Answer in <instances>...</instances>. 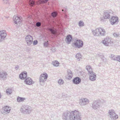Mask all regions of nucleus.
Here are the masks:
<instances>
[{
  "label": "nucleus",
  "mask_w": 120,
  "mask_h": 120,
  "mask_svg": "<svg viewBox=\"0 0 120 120\" xmlns=\"http://www.w3.org/2000/svg\"><path fill=\"white\" fill-rule=\"evenodd\" d=\"M92 31L94 36H104L106 33L105 30L101 28H97L95 30H92Z\"/></svg>",
  "instance_id": "1"
},
{
  "label": "nucleus",
  "mask_w": 120,
  "mask_h": 120,
  "mask_svg": "<svg viewBox=\"0 0 120 120\" xmlns=\"http://www.w3.org/2000/svg\"><path fill=\"white\" fill-rule=\"evenodd\" d=\"M71 114H72L71 120H81V115L79 111H72Z\"/></svg>",
  "instance_id": "2"
},
{
  "label": "nucleus",
  "mask_w": 120,
  "mask_h": 120,
  "mask_svg": "<svg viewBox=\"0 0 120 120\" xmlns=\"http://www.w3.org/2000/svg\"><path fill=\"white\" fill-rule=\"evenodd\" d=\"M72 111H67L64 112L62 116L63 119L64 120H71L72 119Z\"/></svg>",
  "instance_id": "3"
},
{
  "label": "nucleus",
  "mask_w": 120,
  "mask_h": 120,
  "mask_svg": "<svg viewBox=\"0 0 120 120\" xmlns=\"http://www.w3.org/2000/svg\"><path fill=\"white\" fill-rule=\"evenodd\" d=\"M48 77V75L46 73H44L41 75L39 79L40 84L41 85L43 86L44 84Z\"/></svg>",
  "instance_id": "4"
},
{
  "label": "nucleus",
  "mask_w": 120,
  "mask_h": 120,
  "mask_svg": "<svg viewBox=\"0 0 120 120\" xmlns=\"http://www.w3.org/2000/svg\"><path fill=\"white\" fill-rule=\"evenodd\" d=\"M13 19L14 23L16 26H18L21 25L22 19L21 17L14 16Z\"/></svg>",
  "instance_id": "5"
},
{
  "label": "nucleus",
  "mask_w": 120,
  "mask_h": 120,
  "mask_svg": "<svg viewBox=\"0 0 120 120\" xmlns=\"http://www.w3.org/2000/svg\"><path fill=\"white\" fill-rule=\"evenodd\" d=\"M21 112L23 114H28L31 111L30 107L28 106H25V107H22L20 109Z\"/></svg>",
  "instance_id": "6"
},
{
  "label": "nucleus",
  "mask_w": 120,
  "mask_h": 120,
  "mask_svg": "<svg viewBox=\"0 0 120 120\" xmlns=\"http://www.w3.org/2000/svg\"><path fill=\"white\" fill-rule=\"evenodd\" d=\"M91 104V107L95 110L98 109L101 107V105L97 100L93 101Z\"/></svg>",
  "instance_id": "7"
},
{
  "label": "nucleus",
  "mask_w": 120,
  "mask_h": 120,
  "mask_svg": "<svg viewBox=\"0 0 120 120\" xmlns=\"http://www.w3.org/2000/svg\"><path fill=\"white\" fill-rule=\"evenodd\" d=\"M110 21L112 25L116 24L119 22L118 18L116 16H113L110 19Z\"/></svg>",
  "instance_id": "8"
},
{
  "label": "nucleus",
  "mask_w": 120,
  "mask_h": 120,
  "mask_svg": "<svg viewBox=\"0 0 120 120\" xmlns=\"http://www.w3.org/2000/svg\"><path fill=\"white\" fill-rule=\"evenodd\" d=\"M74 45L76 48H79L82 47L83 45V41L81 40L77 39L76 40L74 43Z\"/></svg>",
  "instance_id": "9"
},
{
  "label": "nucleus",
  "mask_w": 120,
  "mask_h": 120,
  "mask_svg": "<svg viewBox=\"0 0 120 120\" xmlns=\"http://www.w3.org/2000/svg\"><path fill=\"white\" fill-rule=\"evenodd\" d=\"M7 35V34L5 30H0V42L3 41Z\"/></svg>",
  "instance_id": "10"
},
{
  "label": "nucleus",
  "mask_w": 120,
  "mask_h": 120,
  "mask_svg": "<svg viewBox=\"0 0 120 120\" xmlns=\"http://www.w3.org/2000/svg\"><path fill=\"white\" fill-rule=\"evenodd\" d=\"M25 40L27 45H30L33 42V38L30 35H28L26 36Z\"/></svg>",
  "instance_id": "11"
},
{
  "label": "nucleus",
  "mask_w": 120,
  "mask_h": 120,
  "mask_svg": "<svg viewBox=\"0 0 120 120\" xmlns=\"http://www.w3.org/2000/svg\"><path fill=\"white\" fill-rule=\"evenodd\" d=\"M101 42L105 45L107 46L109 45V44H111V43L112 42L111 41V38L109 37H107Z\"/></svg>",
  "instance_id": "12"
},
{
  "label": "nucleus",
  "mask_w": 120,
  "mask_h": 120,
  "mask_svg": "<svg viewBox=\"0 0 120 120\" xmlns=\"http://www.w3.org/2000/svg\"><path fill=\"white\" fill-rule=\"evenodd\" d=\"M89 101L86 98H82L79 100V103L81 105H84L89 103Z\"/></svg>",
  "instance_id": "13"
},
{
  "label": "nucleus",
  "mask_w": 120,
  "mask_h": 120,
  "mask_svg": "<svg viewBox=\"0 0 120 120\" xmlns=\"http://www.w3.org/2000/svg\"><path fill=\"white\" fill-rule=\"evenodd\" d=\"M7 75L8 74L7 72L4 71H0V78L2 79H6Z\"/></svg>",
  "instance_id": "14"
},
{
  "label": "nucleus",
  "mask_w": 120,
  "mask_h": 120,
  "mask_svg": "<svg viewBox=\"0 0 120 120\" xmlns=\"http://www.w3.org/2000/svg\"><path fill=\"white\" fill-rule=\"evenodd\" d=\"M89 75V79L92 81H94L96 80V74L94 72H92L88 74Z\"/></svg>",
  "instance_id": "15"
},
{
  "label": "nucleus",
  "mask_w": 120,
  "mask_h": 120,
  "mask_svg": "<svg viewBox=\"0 0 120 120\" xmlns=\"http://www.w3.org/2000/svg\"><path fill=\"white\" fill-rule=\"evenodd\" d=\"M11 109V107L8 106H6L3 108L2 110L4 113L7 114L10 112Z\"/></svg>",
  "instance_id": "16"
},
{
  "label": "nucleus",
  "mask_w": 120,
  "mask_h": 120,
  "mask_svg": "<svg viewBox=\"0 0 120 120\" xmlns=\"http://www.w3.org/2000/svg\"><path fill=\"white\" fill-rule=\"evenodd\" d=\"M25 83L28 85H32L34 83L32 79L30 77L27 78L25 80Z\"/></svg>",
  "instance_id": "17"
},
{
  "label": "nucleus",
  "mask_w": 120,
  "mask_h": 120,
  "mask_svg": "<svg viewBox=\"0 0 120 120\" xmlns=\"http://www.w3.org/2000/svg\"><path fill=\"white\" fill-rule=\"evenodd\" d=\"M81 79L79 77H76L74 78L73 80V82L75 84H78L80 83Z\"/></svg>",
  "instance_id": "18"
},
{
  "label": "nucleus",
  "mask_w": 120,
  "mask_h": 120,
  "mask_svg": "<svg viewBox=\"0 0 120 120\" xmlns=\"http://www.w3.org/2000/svg\"><path fill=\"white\" fill-rule=\"evenodd\" d=\"M111 12L110 11H107L104 12L103 17L104 19H109L110 18V14Z\"/></svg>",
  "instance_id": "19"
},
{
  "label": "nucleus",
  "mask_w": 120,
  "mask_h": 120,
  "mask_svg": "<svg viewBox=\"0 0 120 120\" xmlns=\"http://www.w3.org/2000/svg\"><path fill=\"white\" fill-rule=\"evenodd\" d=\"M27 77V73L25 72H22L19 75V78L21 79H24L26 78Z\"/></svg>",
  "instance_id": "20"
},
{
  "label": "nucleus",
  "mask_w": 120,
  "mask_h": 120,
  "mask_svg": "<svg viewBox=\"0 0 120 120\" xmlns=\"http://www.w3.org/2000/svg\"><path fill=\"white\" fill-rule=\"evenodd\" d=\"M66 39L67 40V43L68 44H69L72 40L73 38L71 35L69 34L67 36Z\"/></svg>",
  "instance_id": "21"
},
{
  "label": "nucleus",
  "mask_w": 120,
  "mask_h": 120,
  "mask_svg": "<svg viewBox=\"0 0 120 120\" xmlns=\"http://www.w3.org/2000/svg\"><path fill=\"white\" fill-rule=\"evenodd\" d=\"M68 74L67 76H68L67 78L69 79H71L73 76V74L71 70L69 69H68L67 70Z\"/></svg>",
  "instance_id": "22"
},
{
  "label": "nucleus",
  "mask_w": 120,
  "mask_h": 120,
  "mask_svg": "<svg viewBox=\"0 0 120 120\" xmlns=\"http://www.w3.org/2000/svg\"><path fill=\"white\" fill-rule=\"evenodd\" d=\"M86 68L88 72V74L92 73L93 72L91 66H87L86 67Z\"/></svg>",
  "instance_id": "23"
},
{
  "label": "nucleus",
  "mask_w": 120,
  "mask_h": 120,
  "mask_svg": "<svg viewBox=\"0 0 120 120\" xmlns=\"http://www.w3.org/2000/svg\"><path fill=\"white\" fill-rule=\"evenodd\" d=\"M49 30L51 34L52 35H55L56 33L57 32L56 30H55L53 28H50L49 29Z\"/></svg>",
  "instance_id": "24"
},
{
  "label": "nucleus",
  "mask_w": 120,
  "mask_h": 120,
  "mask_svg": "<svg viewBox=\"0 0 120 120\" xmlns=\"http://www.w3.org/2000/svg\"><path fill=\"white\" fill-rule=\"evenodd\" d=\"M29 4L31 7H34L35 5L34 1L33 0H30L29 2Z\"/></svg>",
  "instance_id": "25"
},
{
  "label": "nucleus",
  "mask_w": 120,
  "mask_h": 120,
  "mask_svg": "<svg viewBox=\"0 0 120 120\" xmlns=\"http://www.w3.org/2000/svg\"><path fill=\"white\" fill-rule=\"evenodd\" d=\"M25 100V98L20 97H18L17 98V101L19 102L23 101Z\"/></svg>",
  "instance_id": "26"
},
{
  "label": "nucleus",
  "mask_w": 120,
  "mask_h": 120,
  "mask_svg": "<svg viewBox=\"0 0 120 120\" xmlns=\"http://www.w3.org/2000/svg\"><path fill=\"white\" fill-rule=\"evenodd\" d=\"M52 64L54 66L57 67L59 65V63L57 61H55L52 62Z\"/></svg>",
  "instance_id": "27"
},
{
  "label": "nucleus",
  "mask_w": 120,
  "mask_h": 120,
  "mask_svg": "<svg viewBox=\"0 0 120 120\" xmlns=\"http://www.w3.org/2000/svg\"><path fill=\"white\" fill-rule=\"evenodd\" d=\"M117 56H115L113 55L112 54L110 55V57L111 60H116Z\"/></svg>",
  "instance_id": "28"
},
{
  "label": "nucleus",
  "mask_w": 120,
  "mask_h": 120,
  "mask_svg": "<svg viewBox=\"0 0 120 120\" xmlns=\"http://www.w3.org/2000/svg\"><path fill=\"white\" fill-rule=\"evenodd\" d=\"M6 93L8 95H10L12 93V90L11 88H8L6 90Z\"/></svg>",
  "instance_id": "29"
},
{
  "label": "nucleus",
  "mask_w": 120,
  "mask_h": 120,
  "mask_svg": "<svg viewBox=\"0 0 120 120\" xmlns=\"http://www.w3.org/2000/svg\"><path fill=\"white\" fill-rule=\"evenodd\" d=\"M97 100L98 101V102H99L100 105L101 106V105L103 104L104 103H105V100L102 99H98Z\"/></svg>",
  "instance_id": "30"
},
{
  "label": "nucleus",
  "mask_w": 120,
  "mask_h": 120,
  "mask_svg": "<svg viewBox=\"0 0 120 120\" xmlns=\"http://www.w3.org/2000/svg\"><path fill=\"white\" fill-rule=\"evenodd\" d=\"M115 113L114 111L113 110L111 109L108 112V113L109 115V116L110 117V116H112L113 114H114V113Z\"/></svg>",
  "instance_id": "31"
},
{
  "label": "nucleus",
  "mask_w": 120,
  "mask_h": 120,
  "mask_svg": "<svg viewBox=\"0 0 120 120\" xmlns=\"http://www.w3.org/2000/svg\"><path fill=\"white\" fill-rule=\"evenodd\" d=\"M84 23L82 21H80L79 23V27H82L84 25Z\"/></svg>",
  "instance_id": "32"
},
{
  "label": "nucleus",
  "mask_w": 120,
  "mask_h": 120,
  "mask_svg": "<svg viewBox=\"0 0 120 120\" xmlns=\"http://www.w3.org/2000/svg\"><path fill=\"white\" fill-rule=\"evenodd\" d=\"M76 57L78 59H80L81 58V55L80 53H77L76 55Z\"/></svg>",
  "instance_id": "33"
},
{
  "label": "nucleus",
  "mask_w": 120,
  "mask_h": 120,
  "mask_svg": "<svg viewBox=\"0 0 120 120\" xmlns=\"http://www.w3.org/2000/svg\"><path fill=\"white\" fill-rule=\"evenodd\" d=\"M113 36L115 37H119L120 36V35L119 34L117 33H114L113 34Z\"/></svg>",
  "instance_id": "34"
},
{
  "label": "nucleus",
  "mask_w": 120,
  "mask_h": 120,
  "mask_svg": "<svg viewBox=\"0 0 120 120\" xmlns=\"http://www.w3.org/2000/svg\"><path fill=\"white\" fill-rule=\"evenodd\" d=\"M58 82L59 84L61 85L63 83V81L62 79H60L59 80Z\"/></svg>",
  "instance_id": "35"
},
{
  "label": "nucleus",
  "mask_w": 120,
  "mask_h": 120,
  "mask_svg": "<svg viewBox=\"0 0 120 120\" xmlns=\"http://www.w3.org/2000/svg\"><path fill=\"white\" fill-rule=\"evenodd\" d=\"M52 15L53 17L55 18L56 16V12H53L52 13Z\"/></svg>",
  "instance_id": "36"
},
{
  "label": "nucleus",
  "mask_w": 120,
  "mask_h": 120,
  "mask_svg": "<svg viewBox=\"0 0 120 120\" xmlns=\"http://www.w3.org/2000/svg\"><path fill=\"white\" fill-rule=\"evenodd\" d=\"M113 117H112V119L116 120L118 118V116L116 114V115L114 116Z\"/></svg>",
  "instance_id": "37"
},
{
  "label": "nucleus",
  "mask_w": 120,
  "mask_h": 120,
  "mask_svg": "<svg viewBox=\"0 0 120 120\" xmlns=\"http://www.w3.org/2000/svg\"><path fill=\"white\" fill-rule=\"evenodd\" d=\"M38 41L37 40L34 41L33 42V44L34 45H36L38 43Z\"/></svg>",
  "instance_id": "38"
},
{
  "label": "nucleus",
  "mask_w": 120,
  "mask_h": 120,
  "mask_svg": "<svg viewBox=\"0 0 120 120\" xmlns=\"http://www.w3.org/2000/svg\"><path fill=\"white\" fill-rule=\"evenodd\" d=\"M116 60L120 62V56H117Z\"/></svg>",
  "instance_id": "39"
},
{
  "label": "nucleus",
  "mask_w": 120,
  "mask_h": 120,
  "mask_svg": "<svg viewBox=\"0 0 120 120\" xmlns=\"http://www.w3.org/2000/svg\"><path fill=\"white\" fill-rule=\"evenodd\" d=\"M48 0H40V1L42 3H44L47 2Z\"/></svg>",
  "instance_id": "40"
},
{
  "label": "nucleus",
  "mask_w": 120,
  "mask_h": 120,
  "mask_svg": "<svg viewBox=\"0 0 120 120\" xmlns=\"http://www.w3.org/2000/svg\"><path fill=\"white\" fill-rule=\"evenodd\" d=\"M41 23L39 22H38L36 23V26L38 27L40 26L41 25Z\"/></svg>",
  "instance_id": "41"
},
{
  "label": "nucleus",
  "mask_w": 120,
  "mask_h": 120,
  "mask_svg": "<svg viewBox=\"0 0 120 120\" xmlns=\"http://www.w3.org/2000/svg\"><path fill=\"white\" fill-rule=\"evenodd\" d=\"M102 55L103 54H102V55H98L103 60V61H104V56Z\"/></svg>",
  "instance_id": "42"
},
{
  "label": "nucleus",
  "mask_w": 120,
  "mask_h": 120,
  "mask_svg": "<svg viewBox=\"0 0 120 120\" xmlns=\"http://www.w3.org/2000/svg\"><path fill=\"white\" fill-rule=\"evenodd\" d=\"M8 0H3V2L4 4H7L8 2Z\"/></svg>",
  "instance_id": "43"
},
{
  "label": "nucleus",
  "mask_w": 120,
  "mask_h": 120,
  "mask_svg": "<svg viewBox=\"0 0 120 120\" xmlns=\"http://www.w3.org/2000/svg\"><path fill=\"white\" fill-rule=\"evenodd\" d=\"M44 44V45L46 47H47L48 46V43L46 42H45Z\"/></svg>",
  "instance_id": "44"
},
{
  "label": "nucleus",
  "mask_w": 120,
  "mask_h": 120,
  "mask_svg": "<svg viewBox=\"0 0 120 120\" xmlns=\"http://www.w3.org/2000/svg\"><path fill=\"white\" fill-rule=\"evenodd\" d=\"M114 115L113 114L112 116H110V117L111 119H112V117H113V116H115V115H116V114L115 113H114Z\"/></svg>",
  "instance_id": "45"
},
{
  "label": "nucleus",
  "mask_w": 120,
  "mask_h": 120,
  "mask_svg": "<svg viewBox=\"0 0 120 120\" xmlns=\"http://www.w3.org/2000/svg\"><path fill=\"white\" fill-rule=\"evenodd\" d=\"M19 68V67L18 66L15 67V69L16 70H17Z\"/></svg>",
  "instance_id": "46"
},
{
  "label": "nucleus",
  "mask_w": 120,
  "mask_h": 120,
  "mask_svg": "<svg viewBox=\"0 0 120 120\" xmlns=\"http://www.w3.org/2000/svg\"><path fill=\"white\" fill-rule=\"evenodd\" d=\"M65 17L66 18H67V16L66 15L65 16Z\"/></svg>",
  "instance_id": "47"
},
{
  "label": "nucleus",
  "mask_w": 120,
  "mask_h": 120,
  "mask_svg": "<svg viewBox=\"0 0 120 120\" xmlns=\"http://www.w3.org/2000/svg\"><path fill=\"white\" fill-rule=\"evenodd\" d=\"M62 11H64V10L62 9Z\"/></svg>",
  "instance_id": "48"
},
{
  "label": "nucleus",
  "mask_w": 120,
  "mask_h": 120,
  "mask_svg": "<svg viewBox=\"0 0 120 120\" xmlns=\"http://www.w3.org/2000/svg\"><path fill=\"white\" fill-rule=\"evenodd\" d=\"M52 51H54H54L52 50Z\"/></svg>",
  "instance_id": "49"
}]
</instances>
